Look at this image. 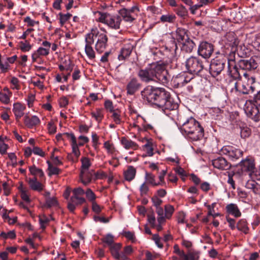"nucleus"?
Here are the masks:
<instances>
[{
	"label": "nucleus",
	"mask_w": 260,
	"mask_h": 260,
	"mask_svg": "<svg viewBox=\"0 0 260 260\" xmlns=\"http://www.w3.org/2000/svg\"><path fill=\"white\" fill-rule=\"evenodd\" d=\"M227 60L228 63V74L231 78L235 80L240 79L241 74H243L245 79H246L248 74L245 71L254 70L257 67L256 61L251 58L249 60H240L239 62V69L237 67L234 59L228 58Z\"/></svg>",
	"instance_id": "1"
},
{
	"label": "nucleus",
	"mask_w": 260,
	"mask_h": 260,
	"mask_svg": "<svg viewBox=\"0 0 260 260\" xmlns=\"http://www.w3.org/2000/svg\"><path fill=\"white\" fill-rule=\"evenodd\" d=\"M181 131L183 135L192 141L201 140L204 136V128L194 118L187 119L182 125Z\"/></svg>",
	"instance_id": "2"
},
{
	"label": "nucleus",
	"mask_w": 260,
	"mask_h": 260,
	"mask_svg": "<svg viewBox=\"0 0 260 260\" xmlns=\"http://www.w3.org/2000/svg\"><path fill=\"white\" fill-rule=\"evenodd\" d=\"M155 82H158L163 84H167L169 81L170 76L166 66L164 63L158 62L152 63L149 64Z\"/></svg>",
	"instance_id": "3"
},
{
	"label": "nucleus",
	"mask_w": 260,
	"mask_h": 260,
	"mask_svg": "<svg viewBox=\"0 0 260 260\" xmlns=\"http://www.w3.org/2000/svg\"><path fill=\"white\" fill-rule=\"evenodd\" d=\"M99 17L98 21L107 25L109 27L114 29L120 28L122 19L119 15H111L108 13L98 12Z\"/></svg>",
	"instance_id": "4"
},
{
	"label": "nucleus",
	"mask_w": 260,
	"mask_h": 260,
	"mask_svg": "<svg viewBox=\"0 0 260 260\" xmlns=\"http://www.w3.org/2000/svg\"><path fill=\"white\" fill-rule=\"evenodd\" d=\"M87 35H92L94 41L96 39L95 49L98 53H103L107 46L108 38L106 32H100L96 28H92Z\"/></svg>",
	"instance_id": "5"
},
{
	"label": "nucleus",
	"mask_w": 260,
	"mask_h": 260,
	"mask_svg": "<svg viewBox=\"0 0 260 260\" xmlns=\"http://www.w3.org/2000/svg\"><path fill=\"white\" fill-rule=\"evenodd\" d=\"M240 166L243 172H247L251 179L260 180V173L257 171L255 167L254 159L247 157L240 162Z\"/></svg>",
	"instance_id": "6"
},
{
	"label": "nucleus",
	"mask_w": 260,
	"mask_h": 260,
	"mask_svg": "<svg viewBox=\"0 0 260 260\" xmlns=\"http://www.w3.org/2000/svg\"><path fill=\"white\" fill-rule=\"evenodd\" d=\"M185 65L187 71L191 74L198 75L204 68V62L197 57L191 56L186 59Z\"/></svg>",
	"instance_id": "7"
},
{
	"label": "nucleus",
	"mask_w": 260,
	"mask_h": 260,
	"mask_svg": "<svg viewBox=\"0 0 260 260\" xmlns=\"http://www.w3.org/2000/svg\"><path fill=\"white\" fill-rule=\"evenodd\" d=\"M140 12V9L137 5L134 6L131 9L123 8L119 11V13L121 18L128 22H133L136 20L138 13Z\"/></svg>",
	"instance_id": "8"
},
{
	"label": "nucleus",
	"mask_w": 260,
	"mask_h": 260,
	"mask_svg": "<svg viewBox=\"0 0 260 260\" xmlns=\"http://www.w3.org/2000/svg\"><path fill=\"white\" fill-rule=\"evenodd\" d=\"M42 47H40L31 54L32 62H37L42 57L47 56L50 53L51 44L48 41H45L42 42Z\"/></svg>",
	"instance_id": "9"
},
{
	"label": "nucleus",
	"mask_w": 260,
	"mask_h": 260,
	"mask_svg": "<svg viewBox=\"0 0 260 260\" xmlns=\"http://www.w3.org/2000/svg\"><path fill=\"white\" fill-rule=\"evenodd\" d=\"M220 152L226 155L232 161L240 159L243 155V151L233 146H224L220 150Z\"/></svg>",
	"instance_id": "10"
},
{
	"label": "nucleus",
	"mask_w": 260,
	"mask_h": 260,
	"mask_svg": "<svg viewBox=\"0 0 260 260\" xmlns=\"http://www.w3.org/2000/svg\"><path fill=\"white\" fill-rule=\"evenodd\" d=\"M227 60L226 58H216L211 62L210 67V73L215 77L220 74L223 70Z\"/></svg>",
	"instance_id": "11"
},
{
	"label": "nucleus",
	"mask_w": 260,
	"mask_h": 260,
	"mask_svg": "<svg viewBox=\"0 0 260 260\" xmlns=\"http://www.w3.org/2000/svg\"><path fill=\"white\" fill-rule=\"evenodd\" d=\"M244 110L247 115L254 121H257L260 119L258 105L257 106L250 102H246Z\"/></svg>",
	"instance_id": "12"
},
{
	"label": "nucleus",
	"mask_w": 260,
	"mask_h": 260,
	"mask_svg": "<svg viewBox=\"0 0 260 260\" xmlns=\"http://www.w3.org/2000/svg\"><path fill=\"white\" fill-rule=\"evenodd\" d=\"M159 88L154 87L152 86H146L143 90L141 91V94L143 99L146 100L149 103L154 104L156 95L158 94Z\"/></svg>",
	"instance_id": "13"
},
{
	"label": "nucleus",
	"mask_w": 260,
	"mask_h": 260,
	"mask_svg": "<svg viewBox=\"0 0 260 260\" xmlns=\"http://www.w3.org/2000/svg\"><path fill=\"white\" fill-rule=\"evenodd\" d=\"M135 46V43L133 40H128L125 42L123 47L121 48L120 53L118 56L119 60H124L128 58Z\"/></svg>",
	"instance_id": "14"
},
{
	"label": "nucleus",
	"mask_w": 260,
	"mask_h": 260,
	"mask_svg": "<svg viewBox=\"0 0 260 260\" xmlns=\"http://www.w3.org/2000/svg\"><path fill=\"white\" fill-rule=\"evenodd\" d=\"M85 41V52L89 59H94L95 58V52L92 46L94 43L93 35L86 34Z\"/></svg>",
	"instance_id": "15"
},
{
	"label": "nucleus",
	"mask_w": 260,
	"mask_h": 260,
	"mask_svg": "<svg viewBox=\"0 0 260 260\" xmlns=\"http://www.w3.org/2000/svg\"><path fill=\"white\" fill-rule=\"evenodd\" d=\"M255 91V78L252 77L248 78L247 76V79H245L243 81L242 89H240V92L243 94H250L254 93Z\"/></svg>",
	"instance_id": "16"
},
{
	"label": "nucleus",
	"mask_w": 260,
	"mask_h": 260,
	"mask_svg": "<svg viewBox=\"0 0 260 260\" xmlns=\"http://www.w3.org/2000/svg\"><path fill=\"white\" fill-rule=\"evenodd\" d=\"M213 50L214 48L212 44L207 42H203L198 48V52L203 57L208 58L212 55Z\"/></svg>",
	"instance_id": "17"
},
{
	"label": "nucleus",
	"mask_w": 260,
	"mask_h": 260,
	"mask_svg": "<svg viewBox=\"0 0 260 260\" xmlns=\"http://www.w3.org/2000/svg\"><path fill=\"white\" fill-rule=\"evenodd\" d=\"M85 194L84 190L80 187L74 188L73 190V195L71 198V201L75 202L76 205H81L86 202L83 197Z\"/></svg>",
	"instance_id": "18"
},
{
	"label": "nucleus",
	"mask_w": 260,
	"mask_h": 260,
	"mask_svg": "<svg viewBox=\"0 0 260 260\" xmlns=\"http://www.w3.org/2000/svg\"><path fill=\"white\" fill-rule=\"evenodd\" d=\"M152 74L149 65L145 69L140 70L138 76L142 82L148 83L150 82H155Z\"/></svg>",
	"instance_id": "19"
},
{
	"label": "nucleus",
	"mask_w": 260,
	"mask_h": 260,
	"mask_svg": "<svg viewBox=\"0 0 260 260\" xmlns=\"http://www.w3.org/2000/svg\"><path fill=\"white\" fill-rule=\"evenodd\" d=\"M141 87V84L136 78H133L128 82L126 86V93L128 95H134Z\"/></svg>",
	"instance_id": "20"
},
{
	"label": "nucleus",
	"mask_w": 260,
	"mask_h": 260,
	"mask_svg": "<svg viewBox=\"0 0 260 260\" xmlns=\"http://www.w3.org/2000/svg\"><path fill=\"white\" fill-rule=\"evenodd\" d=\"M212 164L214 168L221 170H229L231 167L230 163L222 157H219L212 160Z\"/></svg>",
	"instance_id": "21"
},
{
	"label": "nucleus",
	"mask_w": 260,
	"mask_h": 260,
	"mask_svg": "<svg viewBox=\"0 0 260 260\" xmlns=\"http://www.w3.org/2000/svg\"><path fill=\"white\" fill-rule=\"evenodd\" d=\"M94 171L93 170H80V179L84 185H88L94 179Z\"/></svg>",
	"instance_id": "22"
},
{
	"label": "nucleus",
	"mask_w": 260,
	"mask_h": 260,
	"mask_svg": "<svg viewBox=\"0 0 260 260\" xmlns=\"http://www.w3.org/2000/svg\"><path fill=\"white\" fill-rule=\"evenodd\" d=\"M64 135H65L68 139L71 141L72 152L76 157L78 158L80 155V152L79 149V146H80L77 144L76 137L73 133H65Z\"/></svg>",
	"instance_id": "23"
},
{
	"label": "nucleus",
	"mask_w": 260,
	"mask_h": 260,
	"mask_svg": "<svg viewBox=\"0 0 260 260\" xmlns=\"http://www.w3.org/2000/svg\"><path fill=\"white\" fill-rule=\"evenodd\" d=\"M158 92L154 104L160 108L163 105L164 102L168 99L170 93L163 88H159Z\"/></svg>",
	"instance_id": "24"
},
{
	"label": "nucleus",
	"mask_w": 260,
	"mask_h": 260,
	"mask_svg": "<svg viewBox=\"0 0 260 260\" xmlns=\"http://www.w3.org/2000/svg\"><path fill=\"white\" fill-rule=\"evenodd\" d=\"M41 121L39 118L34 115L31 117L26 114L24 116V123L26 126L29 128H32L40 124Z\"/></svg>",
	"instance_id": "25"
},
{
	"label": "nucleus",
	"mask_w": 260,
	"mask_h": 260,
	"mask_svg": "<svg viewBox=\"0 0 260 260\" xmlns=\"http://www.w3.org/2000/svg\"><path fill=\"white\" fill-rule=\"evenodd\" d=\"M162 105L160 108H161L165 112H166L167 110L171 111L176 110L178 107V104L174 102L173 99L171 96L170 94L168 96V99H167Z\"/></svg>",
	"instance_id": "26"
},
{
	"label": "nucleus",
	"mask_w": 260,
	"mask_h": 260,
	"mask_svg": "<svg viewBox=\"0 0 260 260\" xmlns=\"http://www.w3.org/2000/svg\"><path fill=\"white\" fill-rule=\"evenodd\" d=\"M226 44L232 48H236L239 44L240 41L234 32H229L225 36Z\"/></svg>",
	"instance_id": "27"
},
{
	"label": "nucleus",
	"mask_w": 260,
	"mask_h": 260,
	"mask_svg": "<svg viewBox=\"0 0 260 260\" xmlns=\"http://www.w3.org/2000/svg\"><path fill=\"white\" fill-rule=\"evenodd\" d=\"M25 107L20 103H16L13 104V112L15 115L16 119L18 121L24 115V111Z\"/></svg>",
	"instance_id": "28"
},
{
	"label": "nucleus",
	"mask_w": 260,
	"mask_h": 260,
	"mask_svg": "<svg viewBox=\"0 0 260 260\" xmlns=\"http://www.w3.org/2000/svg\"><path fill=\"white\" fill-rule=\"evenodd\" d=\"M137 173L136 169L133 166H128L123 172L124 178L128 182L132 181L135 178Z\"/></svg>",
	"instance_id": "29"
},
{
	"label": "nucleus",
	"mask_w": 260,
	"mask_h": 260,
	"mask_svg": "<svg viewBox=\"0 0 260 260\" xmlns=\"http://www.w3.org/2000/svg\"><path fill=\"white\" fill-rule=\"evenodd\" d=\"M254 179L248 180L245 184V187L251 190L254 194L260 195V184L256 182Z\"/></svg>",
	"instance_id": "30"
},
{
	"label": "nucleus",
	"mask_w": 260,
	"mask_h": 260,
	"mask_svg": "<svg viewBox=\"0 0 260 260\" xmlns=\"http://www.w3.org/2000/svg\"><path fill=\"white\" fill-rule=\"evenodd\" d=\"M121 143L126 149H131L135 150L138 149L139 147L138 145L136 142L125 137L121 138Z\"/></svg>",
	"instance_id": "31"
},
{
	"label": "nucleus",
	"mask_w": 260,
	"mask_h": 260,
	"mask_svg": "<svg viewBox=\"0 0 260 260\" xmlns=\"http://www.w3.org/2000/svg\"><path fill=\"white\" fill-rule=\"evenodd\" d=\"M28 183L30 188L34 190L41 191L43 190L44 185L37 180L36 177L29 178L28 180Z\"/></svg>",
	"instance_id": "32"
},
{
	"label": "nucleus",
	"mask_w": 260,
	"mask_h": 260,
	"mask_svg": "<svg viewBox=\"0 0 260 260\" xmlns=\"http://www.w3.org/2000/svg\"><path fill=\"white\" fill-rule=\"evenodd\" d=\"M186 75L185 73L179 74L172 80L173 86L176 88L182 87L185 84Z\"/></svg>",
	"instance_id": "33"
},
{
	"label": "nucleus",
	"mask_w": 260,
	"mask_h": 260,
	"mask_svg": "<svg viewBox=\"0 0 260 260\" xmlns=\"http://www.w3.org/2000/svg\"><path fill=\"white\" fill-rule=\"evenodd\" d=\"M226 212L235 217H239L241 216V213L237 206L235 204H230L226 206Z\"/></svg>",
	"instance_id": "34"
},
{
	"label": "nucleus",
	"mask_w": 260,
	"mask_h": 260,
	"mask_svg": "<svg viewBox=\"0 0 260 260\" xmlns=\"http://www.w3.org/2000/svg\"><path fill=\"white\" fill-rule=\"evenodd\" d=\"M134 121L133 126L137 127L138 131H141L142 128L146 122L145 118L140 115H136V117H134Z\"/></svg>",
	"instance_id": "35"
},
{
	"label": "nucleus",
	"mask_w": 260,
	"mask_h": 260,
	"mask_svg": "<svg viewBox=\"0 0 260 260\" xmlns=\"http://www.w3.org/2000/svg\"><path fill=\"white\" fill-rule=\"evenodd\" d=\"M121 247L122 245L121 243H115L109 247L110 252L114 258H118L119 257V255L121 254V253H119V251L120 250Z\"/></svg>",
	"instance_id": "36"
},
{
	"label": "nucleus",
	"mask_w": 260,
	"mask_h": 260,
	"mask_svg": "<svg viewBox=\"0 0 260 260\" xmlns=\"http://www.w3.org/2000/svg\"><path fill=\"white\" fill-rule=\"evenodd\" d=\"M18 189L20 192L21 199L27 203L30 202L28 189L27 187H24L22 183H21L18 187Z\"/></svg>",
	"instance_id": "37"
},
{
	"label": "nucleus",
	"mask_w": 260,
	"mask_h": 260,
	"mask_svg": "<svg viewBox=\"0 0 260 260\" xmlns=\"http://www.w3.org/2000/svg\"><path fill=\"white\" fill-rule=\"evenodd\" d=\"M237 229L244 234H246L248 233L249 228L247 221L244 219H240L236 224Z\"/></svg>",
	"instance_id": "38"
},
{
	"label": "nucleus",
	"mask_w": 260,
	"mask_h": 260,
	"mask_svg": "<svg viewBox=\"0 0 260 260\" xmlns=\"http://www.w3.org/2000/svg\"><path fill=\"white\" fill-rule=\"evenodd\" d=\"M176 38L179 42L183 43L188 37L184 29L178 28L176 30Z\"/></svg>",
	"instance_id": "39"
},
{
	"label": "nucleus",
	"mask_w": 260,
	"mask_h": 260,
	"mask_svg": "<svg viewBox=\"0 0 260 260\" xmlns=\"http://www.w3.org/2000/svg\"><path fill=\"white\" fill-rule=\"evenodd\" d=\"M145 179L147 183L153 186H159V184L155 181V176L152 173L146 172Z\"/></svg>",
	"instance_id": "40"
},
{
	"label": "nucleus",
	"mask_w": 260,
	"mask_h": 260,
	"mask_svg": "<svg viewBox=\"0 0 260 260\" xmlns=\"http://www.w3.org/2000/svg\"><path fill=\"white\" fill-rule=\"evenodd\" d=\"M176 19V16L173 14L167 13L165 15H162L160 17V21L162 23H174Z\"/></svg>",
	"instance_id": "41"
},
{
	"label": "nucleus",
	"mask_w": 260,
	"mask_h": 260,
	"mask_svg": "<svg viewBox=\"0 0 260 260\" xmlns=\"http://www.w3.org/2000/svg\"><path fill=\"white\" fill-rule=\"evenodd\" d=\"M143 150L146 153L145 155H143V156H152L154 154L152 143L148 141L143 146Z\"/></svg>",
	"instance_id": "42"
},
{
	"label": "nucleus",
	"mask_w": 260,
	"mask_h": 260,
	"mask_svg": "<svg viewBox=\"0 0 260 260\" xmlns=\"http://www.w3.org/2000/svg\"><path fill=\"white\" fill-rule=\"evenodd\" d=\"M182 44H183V49L187 52H191L195 46L194 43L189 38H187Z\"/></svg>",
	"instance_id": "43"
},
{
	"label": "nucleus",
	"mask_w": 260,
	"mask_h": 260,
	"mask_svg": "<svg viewBox=\"0 0 260 260\" xmlns=\"http://www.w3.org/2000/svg\"><path fill=\"white\" fill-rule=\"evenodd\" d=\"M174 11L178 16L182 18H185L188 15L187 10L183 5L178 6L177 8L174 9Z\"/></svg>",
	"instance_id": "44"
},
{
	"label": "nucleus",
	"mask_w": 260,
	"mask_h": 260,
	"mask_svg": "<svg viewBox=\"0 0 260 260\" xmlns=\"http://www.w3.org/2000/svg\"><path fill=\"white\" fill-rule=\"evenodd\" d=\"M104 148L106 150L108 154L113 155L116 152V148L113 143L109 141L104 142Z\"/></svg>",
	"instance_id": "45"
},
{
	"label": "nucleus",
	"mask_w": 260,
	"mask_h": 260,
	"mask_svg": "<svg viewBox=\"0 0 260 260\" xmlns=\"http://www.w3.org/2000/svg\"><path fill=\"white\" fill-rule=\"evenodd\" d=\"M101 240L104 243L105 247L107 246L109 247L115 243L114 236L110 234L105 235Z\"/></svg>",
	"instance_id": "46"
},
{
	"label": "nucleus",
	"mask_w": 260,
	"mask_h": 260,
	"mask_svg": "<svg viewBox=\"0 0 260 260\" xmlns=\"http://www.w3.org/2000/svg\"><path fill=\"white\" fill-rule=\"evenodd\" d=\"M81 166L80 170H89L91 166L90 159L87 157H82L81 158Z\"/></svg>",
	"instance_id": "47"
},
{
	"label": "nucleus",
	"mask_w": 260,
	"mask_h": 260,
	"mask_svg": "<svg viewBox=\"0 0 260 260\" xmlns=\"http://www.w3.org/2000/svg\"><path fill=\"white\" fill-rule=\"evenodd\" d=\"M29 170L31 174L34 175L35 177L39 176L40 177L42 178L44 176L43 170L37 168L35 165L30 167L29 168Z\"/></svg>",
	"instance_id": "48"
},
{
	"label": "nucleus",
	"mask_w": 260,
	"mask_h": 260,
	"mask_svg": "<svg viewBox=\"0 0 260 260\" xmlns=\"http://www.w3.org/2000/svg\"><path fill=\"white\" fill-rule=\"evenodd\" d=\"M47 162L48 165V176H51L54 175H58L60 174L61 170L59 168L53 166L49 161H47Z\"/></svg>",
	"instance_id": "49"
},
{
	"label": "nucleus",
	"mask_w": 260,
	"mask_h": 260,
	"mask_svg": "<svg viewBox=\"0 0 260 260\" xmlns=\"http://www.w3.org/2000/svg\"><path fill=\"white\" fill-rule=\"evenodd\" d=\"M19 47L24 52H28L32 48V45L29 42L25 40V42L21 41L19 43Z\"/></svg>",
	"instance_id": "50"
},
{
	"label": "nucleus",
	"mask_w": 260,
	"mask_h": 260,
	"mask_svg": "<svg viewBox=\"0 0 260 260\" xmlns=\"http://www.w3.org/2000/svg\"><path fill=\"white\" fill-rule=\"evenodd\" d=\"M91 115L99 122H101L104 117L103 111L101 109H96L95 111L91 113Z\"/></svg>",
	"instance_id": "51"
},
{
	"label": "nucleus",
	"mask_w": 260,
	"mask_h": 260,
	"mask_svg": "<svg viewBox=\"0 0 260 260\" xmlns=\"http://www.w3.org/2000/svg\"><path fill=\"white\" fill-rule=\"evenodd\" d=\"M112 113L111 117L116 124H120L121 121L120 111L118 109H115L110 112Z\"/></svg>",
	"instance_id": "52"
},
{
	"label": "nucleus",
	"mask_w": 260,
	"mask_h": 260,
	"mask_svg": "<svg viewBox=\"0 0 260 260\" xmlns=\"http://www.w3.org/2000/svg\"><path fill=\"white\" fill-rule=\"evenodd\" d=\"M146 182H143L140 186L139 190L141 197L146 196L148 194L149 188Z\"/></svg>",
	"instance_id": "53"
},
{
	"label": "nucleus",
	"mask_w": 260,
	"mask_h": 260,
	"mask_svg": "<svg viewBox=\"0 0 260 260\" xmlns=\"http://www.w3.org/2000/svg\"><path fill=\"white\" fill-rule=\"evenodd\" d=\"M165 215L166 218L167 219H170L174 212V208L171 205H166L165 206Z\"/></svg>",
	"instance_id": "54"
},
{
	"label": "nucleus",
	"mask_w": 260,
	"mask_h": 260,
	"mask_svg": "<svg viewBox=\"0 0 260 260\" xmlns=\"http://www.w3.org/2000/svg\"><path fill=\"white\" fill-rule=\"evenodd\" d=\"M0 237L4 239H7L8 238L14 239L16 238V234L14 231H11L7 233L2 232L0 234Z\"/></svg>",
	"instance_id": "55"
},
{
	"label": "nucleus",
	"mask_w": 260,
	"mask_h": 260,
	"mask_svg": "<svg viewBox=\"0 0 260 260\" xmlns=\"http://www.w3.org/2000/svg\"><path fill=\"white\" fill-rule=\"evenodd\" d=\"M59 22L61 25L62 26L68 20H69L72 17V14L70 13H67L63 14L61 13L59 14Z\"/></svg>",
	"instance_id": "56"
},
{
	"label": "nucleus",
	"mask_w": 260,
	"mask_h": 260,
	"mask_svg": "<svg viewBox=\"0 0 260 260\" xmlns=\"http://www.w3.org/2000/svg\"><path fill=\"white\" fill-rule=\"evenodd\" d=\"M85 193L87 199L89 201L91 202V203L95 201L96 196L91 189L88 188Z\"/></svg>",
	"instance_id": "57"
},
{
	"label": "nucleus",
	"mask_w": 260,
	"mask_h": 260,
	"mask_svg": "<svg viewBox=\"0 0 260 260\" xmlns=\"http://www.w3.org/2000/svg\"><path fill=\"white\" fill-rule=\"evenodd\" d=\"M12 95L0 92V101L4 104H8L10 103Z\"/></svg>",
	"instance_id": "58"
},
{
	"label": "nucleus",
	"mask_w": 260,
	"mask_h": 260,
	"mask_svg": "<svg viewBox=\"0 0 260 260\" xmlns=\"http://www.w3.org/2000/svg\"><path fill=\"white\" fill-rule=\"evenodd\" d=\"M47 129L50 135L54 134L56 132L57 127L53 120H51L48 122Z\"/></svg>",
	"instance_id": "59"
},
{
	"label": "nucleus",
	"mask_w": 260,
	"mask_h": 260,
	"mask_svg": "<svg viewBox=\"0 0 260 260\" xmlns=\"http://www.w3.org/2000/svg\"><path fill=\"white\" fill-rule=\"evenodd\" d=\"M49 220L47 217L43 215L39 216V222L41 225V228L44 229L46 228V224L49 222Z\"/></svg>",
	"instance_id": "60"
},
{
	"label": "nucleus",
	"mask_w": 260,
	"mask_h": 260,
	"mask_svg": "<svg viewBox=\"0 0 260 260\" xmlns=\"http://www.w3.org/2000/svg\"><path fill=\"white\" fill-rule=\"evenodd\" d=\"M10 65L7 61L3 62L0 55V70L2 73H6L9 69Z\"/></svg>",
	"instance_id": "61"
},
{
	"label": "nucleus",
	"mask_w": 260,
	"mask_h": 260,
	"mask_svg": "<svg viewBox=\"0 0 260 260\" xmlns=\"http://www.w3.org/2000/svg\"><path fill=\"white\" fill-rule=\"evenodd\" d=\"M19 81L17 78L15 77H13L11 79L10 83L12 84L11 88L13 89L19 90L20 89V86L19 84Z\"/></svg>",
	"instance_id": "62"
},
{
	"label": "nucleus",
	"mask_w": 260,
	"mask_h": 260,
	"mask_svg": "<svg viewBox=\"0 0 260 260\" xmlns=\"http://www.w3.org/2000/svg\"><path fill=\"white\" fill-rule=\"evenodd\" d=\"M107 177V174L105 172L103 171H98L96 172H94V179H103Z\"/></svg>",
	"instance_id": "63"
},
{
	"label": "nucleus",
	"mask_w": 260,
	"mask_h": 260,
	"mask_svg": "<svg viewBox=\"0 0 260 260\" xmlns=\"http://www.w3.org/2000/svg\"><path fill=\"white\" fill-rule=\"evenodd\" d=\"M182 258L184 260H198L199 256H196L193 253L189 252L187 254L184 253V255L182 256Z\"/></svg>",
	"instance_id": "64"
}]
</instances>
